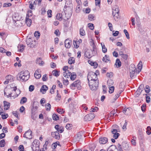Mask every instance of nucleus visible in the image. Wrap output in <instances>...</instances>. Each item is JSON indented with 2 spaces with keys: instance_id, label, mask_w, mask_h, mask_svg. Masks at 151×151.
<instances>
[{
  "instance_id": "nucleus-1",
  "label": "nucleus",
  "mask_w": 151,
  "mask_h": 151,
  "mask_svg": "<svg viewBox=\"0 0 151 151\" xmlns=\"http://www.w3.org/2000/svg\"><path fill=\"white\" fill-rule=\"evenodd\" d=\"M142 67V63L141 61H140L138 65L137 69L133 68L132 70L130 69V76L131 78L134 76V74L136 72L137 73H139L141 71Z\"/></svg>"
},
{
  "instance_id": "nucleus-2",
  "label": "nucleus",
  "mask_w": 151,
  "mask_h": 151,
  "mask_svg": "<svg viewBox=\"0 0 151 151\" xmlns=\"http://www.w3.org/2000/svg\"><path fill=\"white\" fill-rule=\"evenodd\" d=\"M29 73L28 71L25 72H20L19 77H17V79L19 80H22L23 81H26L29 78Z\"/></svg>"
},
{
  "instance_id": "nucleus-3",
  "label": "nucleus",
  "mask_w": 151,
  "mask_h": 151,
  "mask_svg": "<svg viewBox=\"0 0 151 151\" xmlns=\"http://www.w3.org/2000/svg\"><path fill=\"white\" fill-rule=\"evenodd\" d=\"M99 74V72L96 71V73L93 72H89L88 75V81L98 80L97 79V76Z\"/></svg>"
},
{
  "instance_id": "nucleus-4",
  "label": "nucleus",
  "mask_w": 151,
  "mask_h": 151,
  "mask_svg": "<svg viewBox=\"0 0 151 151\" xmlns=\"http://www.w3.org/2000/svg\"><path fill=\"white\" fill-rule=\"evenodd\" d=\"M88 83L90 88L92 90H96L97 89L99 84V80L88 81Z\"/></svg>"
},
{
  "instance_id": "nucleus-5",
  "label": "nucleus",
  "mask_w": 151,
  "mask_h": 151,
  "mask_svg": "<svg viewBox=\"0 0 151 151\" xmlns=\"http://www.w3.org/2000/svg\"><path fill=\"white\" fill-rule=\"evenodd\" d=\"M40 142L38 140H35L32 143L31 148L33 151H39L40 148Z\"/></svg>"
},
{
  "instance_id": "nucleus-6",
  "label": "nucleus",
  "mask_w": 151,
  "mask_h": 151,
  "mask_svg": "<svg viewBox=\"0 0 151 151\" xmlns=\"http://www.w3.org/2000/svg\"><path fill=\"white\" fill-rule=\"evenodd\" d=\"M6 80L4 82V84H7L9 82H11L14 80V77L11 75H9L6 77Z\"/></svg>"
},
{
  "instance_id": "nucleus-7",
  "label": "nucleus",
  "mask_w": 151,
  "mask_h": 151,
  "mask_svg": "<svg viewBox=\"0 0 151 151\" xmlns=\"http://www.w3.org/2000/svg\"><path fill=\"white\" fill-rule=\"evenodd\" d=\"M94 117V114L90 113L85 116L84 119L85 121H89L93 119Z\"/></svg>"
},
{
  "instance_id": "nucleus-8",
  "label": "nucleus",
  "mask_w": 151,
  "mask_h": 151,
  "mask_svg": "<svg viewBox=\"0 0 151 151\" xmlns=\"http://www.w3.org/2000/svg\"><path fill=\"white\" fill-rule=\"evenodd\" d=\"M32 132L30 130H29L26 132L23 135V137L27 139H31L32 138Z\"/></svg>"
},
{
  "instance_id": "nucleus-9",
  "label": "nucleus",
  "mask_w": 151,
  "mask_h": 151,
  "mask_svg": "<svg viewBox=\"0 0 151 151\" xmlns=\"http://www.w3.org/2000/svg\"><path fill=\"white\" fill-rule=\"evenodd\" d=\"M72 13V9L71 8L68 7L66 11H65V13L67 17L69 19L71 16Z\"/></svg>"
},
{
  "instance_id": "nucleus-10",
  "label": "nucleus",
  "mask_w": 151,
  "mask_h": 151,
  "mask_svg": "<svg viewBox=\"0 0 151 151\" xmlns=\"http://www.w3.org/2000/svg\"><path fill=\"white\" fill-rule=\"evenodd\" d=\"M81 82L80 80H78L74 82L73 83L71 84V86L72 87H77L78 89H79L81 88Z\"/></svg>"
},
{
  "instance_id": "nucleus-11",
  "label": "nucleus",
  "mask_w": 151,
  "mask_h": 151,
  "mask_svg": "<svg viewBox=\"0 0 151 151\" xmlns=\"http://www.w3.org/2000/svg\"><path fill=\"white\" fill-rule=\"evenodd\" d=\"M111 132L113 134V137L115 139H117L120 135L118 133V132L120 131L115 130L114 129H112Z\"/></svg>"
},
{
  "instance_id": "nucleus-12",
  "label": "nucleus",
  "mask_w": 151,
  "mask_h": 151,
  "mask_svg": "<svg viewBox=\"0 0 151 151\" xmlns=\"http://www.w3.org/2000/svg\"><path fill=\"white\" fill-rule=\"evenodd\" d=\"M99 143L101 144H105L107 142L108 139L107 138L105 137H101L99 139Z\"/></svg>"
},
{
  "instance_id": "nucleus-13",
  "label": "nucleus",
  "mask_w": 151,
  "mask_h": 151,
  "mask_svg": "<svg viewBox=\"0 0 151 151\" xmlns=\"http://www.w3.org/2000/svg\"><path fill=\"white\" fill-rule=\"evenodd\" d=\"M51 135L52 137L57 139H59L60 138L59 133L57 131L52 132Z\"/></svg>"
},
{
  "instance_id": "nucleus-14",
  "label": "nucleus",
  "mask_w": 151,
  "mask_h": 151,
  "mask_svg": "<svg viewBox=\"0 0 151 151\" xmlns=\"http://www.w3.org/2000/svg\"><path fill=\"white\" fill-rule=\"evenodd\" d=\"M71 44V41L69 39H66L65 42V47L67 48H69Z\"/></svg>"
},
{
  "instance_id": "nucleus-15",
  "label": "nucleus",
  "mask_w": 151,
  "mask_h": 151,
  "mask_svg": "<svg viewBox=\"0 0 151 151\" xmlns=\"http://www.w3.org/2000/svg\"><path fill=\"white\" fill-rule=\"evenodd\" d=\"M55 128L58 133H61L64 131L63 128L62 127H60L58 124L56 125L55 127Z\"/></svg>"
},
{
  "instance_id": "nucleus-16",
  "label": "nucleus",
  "mask_w": 151,
  "mask_h": 151,
  "mask_svg": "<svg viewBox=\"0 0 151 151\" xmlns=\"http://www.w3.org/2000/svg\"><path fill=\"white\" fill-rule=\"evenodd\" d=\"M29 16L28 15V14L27 15V17L25 19V22L27 24V25L29 27L30 26L32 23V21L31 19L29 18Z\"/></svg>"
},
{
  "instance_id": "nucleus-17",
  "label": "nucleus",
  "mask_w": 151,
  "mask_h": 151,
  "mask_svg": "<svg viewBox=\"0 0 151 151\" xmlns=\"http://www.w3.org/2000/svg\"><path fill=\"white\" fill-rule=\"evenodd\" d=\"M36 63L40 66L43 65L44 64V62L42 60V58H37L36 59Z\"/></svg>"
},
{
  "instance_id": "nucleus-18",
  "label": "nucleus",
  "mask_w": 151,
  "mask_h": 151,
  "mask_svg": "<svg viewBox=\"0 0 151 151\" xmlns=\"http://www.w3.org/2000/svg\"><path fill=\"white\" fill-rule=\"evenodd\" d=\"M48 89V87L45 85L42 86L40 90V92L44 94L45 93L47 90Z\"/></svg>"
},
{
  "instance_id": "nucleus-19",
  "label": "nucleus",
  "mask_w": 151,
  "mask_h": 151,
  "mask_svg": "<svg viewBox=\"0 0 151 151\" xmlns=\"http://www.w3.org/2000/svg\"><path fill=\"white\" fill-rule=\"evenodd\" d=\"M4 109L5 110H7L10 107V103L6 101H4Z\"/></svg>"
},
{
  "instance_id": "nucleus-20",
  "label": "nucleus",
  "mask_w": 151,
  "mask_h": 151,
  "mask_svg": "<svg viewBox=\"0 0 151 151\" xmlns=\"http://www.w3.org/2000/svg\"><path fill=\"white\" fill-rule=\"evenodd\" d=\"M131 109L129 108H127L126 109H124L123 111V112L126 115H129L131 113Z\"/></svg>"
},
{
  "instance_id": "nucleus-21",
  "label": "nucleus",
  "mask_w": 151,
  "mask_h": 151,
  "mask_svg": "<svg viewBox=\"0 0 151 151\" xmlns=\"http://www.w3.org/2000/svg\"><path fill=\"white\" fill-rule=\"evenodd\" d=\"M71 73L69 70H67L63 72V76L66 78H68L70 76Z\"/></svg>"
},
{
  "instance_id": "nucleus-22",
  "label": "nucleus",
  "mask_w": 151,
  "mask_h": 151,
  "mask_svg": "<svg viewBox=\"0 0 151 151\" xmlns=\"http://www.w3.org/2000/svg\"><path fill=\"white\" fill-rule=\"evenodd\" d=\"M38 69H37L35 71L34 76L35 78L37 79H39L41 77V75L39 73Z\"/></svg>"
},
{
  "instance_id": "nucleus-23",
  "label": "nucleus",
  "mask_w": 151,
  "mask_h": 151,
  "mask_svg": "<svg viewBox=\"0 0 151 151\" xmlns=\"http://www.w3.org/2000/svg\"><path fill=\"white\" fill-rule=\"evenodd\" d=\"M24 46L23 45H18L17 47L18 50L20 52H22L24 50Z\"/></svg>"
},
{
  "instance_id": "nucleus-24",
  "label": "nucleus",
  "mask_w": 151,
  "mask_h": 151,
  "mask_svg": "<svg viewBox=\"0 0 151 151\" xmlns=\"http://www.w3.org/2000/svg\"><path fill=\"white\" fill-rule=\"evenodd\" d=\"M36 1V0H32V1H29L30 4L29 6V7L30 9H33V7H34L33 4H36L35 2Z\"/></svg>"
},
{
  "instance_id": "nucleus-25",
  "label": "nucleus",
  "mask_w": 151,
  "mask_h": 151,
  "mask_svg": "<svg viewBox=\"0 0 151 151\" xmlns=\"http://www.w3.org/2000/svg\"><path fill=\"white\" fill-rule=\"evenodd\" d=\"M76 73L73 72L71 73L70 76V79L72 81H74L76 78Z\"/></svg>"
},
{
  "instance_id": "nucleus-26",
  "label": "nucleus",
  "mask_w": 151,
  "mask_h": 151,
  "mask_svg": "<svg viewBox=\"0 0 151 151\" xmlns=\"http://www.w3.org/2000/svg\"><path fill=\"white\" fill-rule=\"evenodd\" d=\"M59 71H58L56 70H55L52 71V75L55 76L57 77L59 76Z\"/></svg>"
},
{
  "instance_id": "nucleus-27",
  "label": "nucleus",
  "mask_w": 151,
  "mask_h": 151,
  "mask_svg": "<svg viewBox=\"0 0 151 151\" xmlns=\"http://www.w3.org/2000/svg\"><path fill=\"white\" fill-rule=\"evenodd\" d=\"M75 62V58L73 57H70L68 60V63L70 64L74 63Z\"/></svg>"
},
{
  "instance_id": "nucleus-28",
  "label": "nucleus",
  "mask_w": 151,
  "mask_h": 151,
  "mask_svg": "<svg viewBox=\"0 0 151 151\" xmlns=\"http://www.w3.org/2000/svg\"><path fill=\"white\" fill-rule=\"evenodd\" d=\"M112 128V129H114L115 130L120 131L119 127L116 124H115L113 125Z\"/></svg>"
},
{
  "instance_id": "nucleus-29",
  "label": "nucleus",
  "mask_w": 151,
  "mask_h": 151,
  "mask_svg": "<svg viewBox=\"0 0 151 151\" xmlns=\"http://www.w3.org/2000/svg\"><path fill=\"white\" fill-rule=\"evenodd\" d=\"M62 13H58L56 15V19L59 20L61 21L62 20Z\"/></svg>"
},
{
  "instance_id": "nucleus-30",
  "label": "nucleus",
  "mask_w": 151,
  "mask_h": 151,
  "mask_svg": "<svg viewBox=\"0 0 151 151\" xmlns=\"http://www.w3.org/2000/svg\"><path fill=\"white\" fill-rule=\"evenodd\" d=\"M101 45L102 47V50L103 52L105 53L107 52V49L105 47L104 43H101Z\"/></svg>"
},
{
  "instance_id": "nucleus-31",
  "label": "nucleus",
  "mask_w": 151,
  "mask_h": 151,
  "mask_svg": "<svg viewBox=\"0 0 151 151\" xmlns=\"http://www.w3.org/2000/svg\"><path fill=\"white\" fill-rule=\"evenodd\" d=\"M112 15L114 17V19H118L119 17V12L117 13L114 12H112Z\"/></svg>"
},
{
  "instance_id": "nucleus-32",
  "label": "nucleus",
  "mask_w": 151,
  "mask_h": 151,
  "mask_svg": "<svg viewBox=\"0 0 151 151\" xmlns=\"http://www.w3.org/2000/svg\"><path fill=\"white\" fill-rule=\"evenodd\" d=\"M115 65H116V66H118L117 67H119L121 66V62L119 59H117L116 60Z\"/></svg>"
},
{
  "instance_id": "nucleus-33",
  "label": "nucleus",
  "mask_w": 151,
  "mask_h": 151,
  "mask_svg": "<svg viewBox=\"0 0 151 151\" xmlns=\"http://www.w3.org/2000/svg\"><path fill=\"white\" fill-rule=\"evenodd\" d=\"M65 10L64 12H62V20L63 19L64 20L66 21L68 19L66 15H65Z\"/></svg>"
},
{
  "instance_id": "nucleus-34",
  "label": "nucleus",
  "mask_w": 151,
  "mask_h": 151,
  "mask_svg": "<svg viewBox=\"0 0 151 151\" xmlns=\"http://www.w3.org/2000/svg\"><path fill=\"white\" fill-rule=\"evenodd\" d=\"M80 34L82 36H84L85 35V32L83 28H81L80 29Z\"/></svg>"
},
{
  "instance_id": "nucleus-35",
  "label": "nucleus",
  "mask_w": 151,
  "mask_h": 151,
  "mask_svg": "<svg viewBox=\"0 0 151 151\" xmlns=\"http://www.w3.org/2000/svg\"><path fill=\"white\" fill-rule=\"evenodd\" d=\"M32 41H33L31 38H29L26 39V43L28 46L32 42Z\"/></svg>"
},
{
  "instance_id": "nucleus-36",
  "label": "nucleus",
  "mask_w": 151,
  "mask_h": 151,
  "mask_svg": "<svg viewBox=\"0 0 151 151\" xmlns=\"http://www.w3.org/2000/svg\"><path fill=\"white\" fill-rule=\"evenodd\" d=\"M113 81L110 79L108 80L107 81V84L109 86H111L113 85Z\"/></svg>"
},
{
  "instance_id": "nucleus-37",
  "label": "nucleus",
  "mask_w": 151,
  "mask_h": 151,
  "mask_svg": "<svg viewBox=\"0 0 151 151\" xmlns=\"http://www.w3.org/2000/svg\"><path fill=\"white\" fill-rule=\"evenodd\" d=\"M145 91L147 93H148L150 91V88L149 86L148 85L146 86L145 88Z\"/></svg>"
},
{
  "instance_id": "nucleus-38",
  "label": "nucleus",
  "mask_w": 151,
  "mask_h": 151,
  "mask_svg": "<svg viewBox=\"0 0 151 151\" xmlns=\"http://www.w3.org/2000/svg\"><path fill=\"white\" fill-rule=\"evenodd\" d=\"M27 101V99L25 97H23L21 99L20 101V103L21 104H23L24 103L26 102Z\"/></svg>"
},
{
  "instance_id": "nucleus-39",
  "label": "nucleus",
  "mask_w": 151,
  "mask_h": 151,
  "mask_svg": "<svg viewBox=\"0 0 151 151\" xmlns=\"http://www.w3.org/2000/svg\"><path fill=\"white\" fill-rule=\"evenodd\" d=\"M114 111H112L109 113L108 116V117H109V119H111V117H112L114 116V115L115 114Z\"/></svg>"
},
{
  "instance_id": "nucleus-40",
  "label": "nucleus",
  "mask_w": 151,
  "mask_h": 151,
  "mask_svg": "<svg viewBox=\"0 0 151 151\" xmlns=\"http://www.w3.org/2000/svg\"><path fill=\"white\" fill-rule=\"evenodd\" d=\"M88 19L91 21L95 19V17L94 15L92 14H90L88 16Z\"/></svg>"
},
{
  "instance_id": "nucleus-41",
  "label": "nucleus",
  "mask_w": 151,
  "mask_h": 151,
  "mask_svg": "<svg viewBox=\"0 0 151 151\" xmlns=\"http://www.w3.org/2000/svg\"><path fill=\"white\" fill-rule=\"evenodd\" d=\"M5 144V141L4 139H2L0 141V147H4Z\"/></svg>"
},
{
  "instance_id": "nucleus-42",
  "label": "nucleus",
  "mask_w": 151,
  "mask_h": 151,
  "mask_svg": "<svg viewBox=\"0 0 151 151\" xmlns=\"http://www.w3.org/2000/svg\"><path fill=\"white\" fill-rule=\"evenodd\" d=\"M108 57L106 55L103 58L102 60L105 62H108L109 61V59L108 58Z\"/></svg>"
},
{
  "instance_id": "nucleus-43",
  "label": "nucleus",
  "mask_w": 151,
  "mask_h": 151,
  "mask_svg": "<svg viewBox=\"0 0 151 151\" xmlns=\"http://www.w3.org/2000/svg\"><path fill=\"white\" fill-rule=\"evenodd\" d=\"M51 107V105L49 103H47L45 105L46 109L47 111H49Z\"/></svg>"
},
{
  "instance_id": "nucleus-44",
  "label": "nucleus",
  "mask_w": 151,
  "mask_h": 151,
  "mask_svg": "<svg viewBox=\"0 0 151 151\" xmlns=\"http://www.w3.org/2000/svg\"><path fill=\"white\" fill-rule=\"evenodd\" d=\"M133 139H132L131 141L132 144L134 146H135L136 145V142L135 139L136 137H133Z\"/></svg>"
},
{
  "instance_id": "nucleus-45",
  "label": "nucleus",
  "mask_w": 151,
  "mask_h": 151,
  "mask_svg": "<svg viewBox=\"0 0 151 151\" xmlns=\"http://www.w3.org/2000/svg\"><path fill=\"white\" fill-rule=\"evenodd\" d=\"M109 92L110 93H112L114 91V87L113 86H109Z\"/></svg>"
},
{
  "instance_id": "nucleus-46",
  "label": "nucleus",
  "mask_w": 151,
  "mask_h": 151,
  "mask_svg": "<svg viewBox=\"0 0 151 151\" xmlns=\"http://www.w3.org/2000/svg\"><path fill=\"white\" fill-rule=\"evenodd\" d=\"M151 127L150 126H148L147 127V131H146V133L148 135H150L151 134Z\"/></svg>"
},
{
  "instance_id": "nucleus-47",
  "label": "nucleus",
  "mask_w": 151,
  "mask_h": 151,
  "mask_svg": "<svg viewBox=\"0 0 151 151\" xmlns=\"http://www.w3.org/2000/svg\"><path fill=\"white\" fill-rule=\"evenodd\" d=\"M98 109V108L97 107H95L93 108H91L90 110V112H96Z\"/></svg>"
},
{
  "instance_id": "nucleus-48",
  "label": "nucleus",
  "mask_w": 151,
  "mask_h": 151,
  "mask_svg": "<svg viewBox=\"0 0 151 151\" xmlns=\"http://www.w3.org/2000/svg\"><path fill=\"white\" fill-rule=\"evenodd\" d=\"M124 33L125 34L126 36L128 39H129L130 37L129 36V34L128 33L127 30L126 29H124Z\"/></svg>"
},
{
  "instance_id": "nucleus-49",
  "label": "nucleus",
  "mask_w": 151,
  "mask_h": 151,
  "mask_svg": "<svg viewBox=\"0 0 151 151\" xmlns=\"http://www.w3.org/2000/svg\"><path fill=\"white\" fill-rule=\"evenodd\" d=\"M0 115H1L2 118L3 119H6L8 116V115L7 114H4L3 113Z\"/></svg>"
},
{
  "instance_id": "nucleus-50",
  "label": "nucleus",
  "mask_w": 151,
  "mask_h": 151,
  "mask_svg": "<svg viewBox=\"0 0 151 151\" xmlns=\"http://www.w3.org/2000/svg\"><path fill=\"white\" fill-rule=\"evenodd\" d=\"M80 5L78 4V6H77L76 10V12L77 13H79L81 9V8L80 6Z\"/></svg>"
},
{
  "instance_id": "nucleus-51",
  "label": "nucleus",
  "mask_w": 151,
  "mask_h": 151,
  "mask_svg": "<svg viewBox=\"0 0 151 151\" xmlns=\"http://www.w3.org/2000/svg\"><path fill=\"white\" fill-rule=\"evenodd\" d=\"M78 41L76 42V41H74L73 42V44L74 46V47H75V48H77L79 47V46L78 45Z\"/></svg>"
},
{
  "instance_id": "nucleus-52",
  "label": "nucleus",
  "mask_w": 151,
  "mask_h": 151,
  "mask_svg": "<svg viewBox=\"0 0 151 151\" xmlns=\"http://www.w3.org/2000/svg\"><path fill=\"white\" fill-rule=\"evenodd\" d=\"M72 124H68L66 126V128L68 129H70L72 128Z\"/></svg>"
},
{
  "instance_id": "nucleus-53",
  "label": "nucleus",
  "mask_w": 151,
  "mask_h": 151,
  "mask_svg": "<svg viewBox=\"0 0 151 151\" xmlns=\"http://www.w3.org/2000/svg\"><path fill=\"white\" fill-rule=\"evenodd\" d=\"M35 45L36 43L35 41H33L28 46L31 48H33Z\"/></svg>"
},
{
  "instance_id": "nucleus-54",
  "label": "nucleus",
  "mask_w": 151,
  "mask_h": 151,
  "mask_svg": "<svg viewBox=\"0 0 151 151\" xmlns=\"http://www.w3.org/2000/svg\"><path fill=\"white\" fill-rule=\"evenodd\" d=\"M52 118L54 120H57L59 119V117L55 114H54L53 115Z\"/></svg>"
},
{
  "instance_id": "nucleus-55",
  "label": "nucleus",
  "mask_w": 151,
  "mask_h": 151,
  "mask_svg": "<svg viewBox=\"0 0 151 151\" xmlns=\"http://www.w3.org/2000/svg\"><path fill=\"white\" fill-rule=\"evenodd\" d=\"M12 5V4L10 3H5L3 4V6L4 7H7Z\"/></svg>"
},
{
  "instance_id": "nucleus-56",
  "label": "nucleus",
  "mask_w": 151,
  "mask_h": 151,
  "mask_svg": "<svg viewBox=\"0 0 151 151\" xmlns=\"http://www.w3.org/2000/svg\"><path fill=\"white\" fill-rule=\"evenodd\" d=\"M144 88V85L143 84H141L139 86L137 90H138V91H139L142 92V91L143 90Z\"/></svg>"
},
{
  "instance_id": "nucleus-57",
  "label": "nucleus",
  "mask_w": 151,
  "mask_h": 151,
  "mask_svg": "<svg viewBox=\"0 0 151 151\" xmlns=\"http://www.w3.org/2000/svg\"><path fill=\"white\" fill-rule=\"evenodd\" d=\"M63 81L64 85H67L69 83V81L68 79L65 80L63 78Z\"/></svg>"
},
{
  "instance_id": "nucleus-58",
  "label": "nucleus",
  "mask_w": 151,
  "mask_h": 151,
  "mask_svg": "<svg viewBox=\"0 0 151 151\" xmlns=\"http://www.w3.org/2000/svg\"><path fill=\"white\" fill-rule=\"evenodd\" d=\"M106 76L109 78H111L113 76V73L112 72L107 73L106 74Z\"/></svg>"
},
{
  "instance_id": "nucleus-59",
  "label": "nucleus",
  "mask_w": 151,
  "mask_h": 151,
  "mask_svg": "<svg viewBox=\"0 0 151 151\" xmlns=\"http://www.w3.org/2000/svg\"><path fill=\"white\" fill-rule=\"evenodd\" d=\"M52 11L51 10H49L47 11V14L48 17H52Z\"/></svg>"
},
{
  "instance_id": "nucleus-60",
  "label": "nucleus",
  "mask_w": 151,
  "mask_h": 151,
  "mask_svg": "<svg viewBox=\"0 0 151 151\" xmlns=\"http://www.w3.org/2000/svg\"><path fill=\"white\" fill-rule=\"evenodd\" d=\"M88 26L89 28L91 30H93L94 29V27L93 26V24H88Z\"/></svg>"
},
{
  "instance_id": "nucleus-61",
  "label": "nucleus",
  "mask_w": 151,
  "mask_h": 151,
  "mask_svg": "<svg viewBox=\"0 0 151 151\" xmlns=\"http://www.w3.org/2000/svg\"><path fill=\"white\" fill-rule=\"evenodd\" d=\"M34 89V86L33 85H30L29 87V90L30 91H32Z\"/></svg>"
},
{
  "instance_id": "nucleus-62",
  "label": "nucleus",
  "mask_w": 151,
  "mask_h": 151,
  "mask_svg": "<svg viewBox=\"0 0 151 151\" xmlns=\"http://www.w3.org/2000/svg\"><path fill=\"white\" fill-rule=\"evenodd\" d=\"M141 91L137 90L135 93V96L136 97L138 96L140 94Z\"/></svg>"
},
{
  "instance_id": "nucleus-63",
  "label": "nucleus",
  "mask_w": 151,
  "mask_h": 151,
  "mask_svg": "<svg viewBox=\"0 0 151 151\" xmlns=\"http://www.w3.org/2000/svg\"><path fill=\"white\" fill-rule=\"evenodd\" d=\"M125 85L124 83V82H121L119 84V88H123L124 87Z\"/></svg>"
},
{
  "instance_id": "nucleus-64",
  "label": "nucleus",
  "mask_w": 151,
  "mask_h": 151,
  "mask_svg": "<svg viewBox=\"0 0 151 151\" xmlns=\"http://www.w3.org/2000/svg\"><path fill=\"white\" fill-rule=\"evenodd\" d=\"M19 150L20 151H23L24 150V147L23 145H20L19 147Z\"/></svg>"
}]
</instances>
